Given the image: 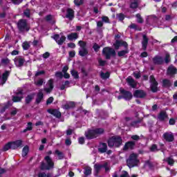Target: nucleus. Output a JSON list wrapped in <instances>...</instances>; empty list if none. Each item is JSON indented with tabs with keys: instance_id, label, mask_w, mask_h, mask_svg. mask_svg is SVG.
Instances as JSON below:
<instances>
[{
	"instance_id": "obj_1",
	"label": "nucleus",
	"mask_w": 177,
	"mask_h": 177,
	"mask_svg": "<svg viewBox=\"0 0 177 177\" xmlns=\"http://www.w3.org/2000/svg\"><path fill=\"white\" fill-rule=\"evenodd\" d=\"M107 145L110 149H118L122 146V137L120 136H113L107 140Z\"/></svg>"
},
{
	"instance_id": "obj_2",
	"label": "nucleus",
	"mask_w": 177,
	"mask_h": 177,
	"mask_svg": "<svg viewBox=\"0 0 177 177\" xmlns=\"http://www.w3.org/2000/svg\"><path fill=\"white\" fill-rule=\"evenodd\" d=\"M44 161H42L40 165L41 171H50L55 168V162L49 156L44 157Z\"/></svg>"
},
{
	"instance_id": "obj_3",
	"label": "nucleus",
	"mask_w": 177,
	"mask_h": 177,
	"mask_svg": "<svg viewBox=\"0 0 177 177\" xmlns=\"http://www.w3.org/2000/svg\"><path fill=\"white\" fill-rule=\"evenodd\" d=\"M104 133V129L103 128H97L95 129H88L85 132V137L88 140H91V139H95L97 138V136L100 135H103Z\"/></svg>"
},
{
	"instance_id": "obj_4",
	"label": "nucleus",
	"mask_w": 177,
	"mask_h": 177,
	"mask_svg": "<svg viewBox=\"0 0 177 177\" xmlns=\"http://www.w3.org/2000/svg\"><path fill=\"white\" fill-rule=\"evenodd\" d=\"M17 27L19 32H28L30 31V24L26 19H21L17 23Z\"/></svg>"
},
{
	"instance_id": "obj_5",
	"label": "nucleus",
	"mask_w": 177,
	"mask_h": 177,
	"mask_svg": "<svg viewBox=\"0 0 177 177\" xmlns=\"http://www.w3.org/2000/svg\"><path fill=\"white\" fill-rule=\"evenodd\" d=\"M139 164V159H138V155L136 153L130 154L129 158L127 160V165L129 168H133L138 167Z\"/></svg>"
},
{
	"instance_id": "obj_6",
	"label": "nucleus",
	"mask_w": 177,
	"mask_h": 177,
	"mask_svg": "<svg viewBox=\"0 0 177 177\" xmlns=\"http://www.w3.org/2000/svg\"><path fill=\"white\" fill-rule=\"evenodd\" d=\"M102 55L105 57L106 60H110L111 57H115L117 53L115 50L111 47H105L102 49Z\"/></svg>"
},
{
	"instance_id": "obj_7",
	"label": "nucleus",
	"mask_w": 177,
	"mask_h": 177,
	"mask_svg": "<svg viewBox=\"0 0 177 177\" xmlns=\"http://www.w3.org/2000/svg\"><path fill=\"white\" fill-rule=\"evenodd\" d=\"M102 55L105 57L106 60H110L111 57H115L117 53L115 50L111 47H105L102 49Z\"/></svg>"
},
{
	"instance_id": "obj_8",
	"label": "nucleus",
	"mask_w": 177,
	"mask_h": 177,
	"mask_svg": "<svg viewBox=\"0 0 177 177\" xmlns=\"http://www.w3.org/2000/svg\"><path fill=\"white\" fill-rule=\"evenodd\" d=\"M120 95L118 96V100H121V99H124V100H132L133 97V95H132V92L129 91H127L122 88H120Z\"/></svg>"
},
{
	"instance_id": "obj_9",
	"label": "nucleus",
	"mask_w": 177,
	"mask_h": 177,
	"mask_svg": "<svg viewBox=\"0 0 177 177\" xmlns=\"http://www.w3.org/2000/svg\"><path fill=\"white\" fill-rule=\"evenodd\" d=\"M149 82L151 84L150 89L153 93L158 92V82L156 80L154 75H151L149 77Z\"/></svg>"
},
{
	"instance_id": "obj_10",
	"label": "nucleus",
	"mask_w": 177,
	"mask_h": 177,
	"mask_svg": "<svg viewBox=\"0 0 177 177\" xmlns=\"http://www.w3.org/2000/svg\"><path fill=\"white\" fill-rule=\"evenodd\" d=\"M113 46L115 50H118V49H120V46H124L125 49H128V43L122 40H115V43L113 44Z\"/></svg>"
},
{
	"instance_id": "obj_11",
	"label": "nucleus",
	"mask_w": 177,
	"mask_h": 177,
	"mask_svg": "<svg viewBox=\"0 0 177 177\" xmlns=\"http://www.w3.org/2000/svg\"><path fill=\"white\" fill-rule=\"evenodd\" d=\"M136 145V142L135 141H129L127 142L124 144V146L123 147V151H127V150H133V149H135V146Z\"/></svg>"
},
{
	"instance_id": "obj_12",
	"label": "nucleus",
	"mask_w": 177,
	"mask_h": 177,
	"mask_svg": "<svg viewBox=\"0 0 177 177\" xmlns=\"http://www.w3.org/2000/svg\"><path fill=\"white\" fill-rule=\"evenodd\" d=\"M47 111L49 114H51V115H53L56 118H62V112H60V111H59V109H48L47 110Z\"/></svg>"
},
{
	"instance_id": "obj_13",
	"label": "nucleus",
	"mask_w": 177,
	"mask_h": 177,
	"mask_svg": "<svg viewBox=\"0 0 177 177\" xmlns=\"http://www.w3.org/2000/svg\"><path fill=\"white\" fill-rule=\"evenodd\" d=\"M133 96L139 99H145V97L147 96V93L143 90H136L133 93Z\"/></svg>"
},
{
	"instance_id": "obj_14",
	"label": "nucleus",
	"mask_w": 177,
	"mask_h": 177,
	"mask_svg": "<svg viewBox=\"0 0 177 177\" xmlns=\"http://www.w3.org/2000/svg\"><path fill=\"white\" fill-rule=\"evenodd\" d=\"M152 62L153 64L156 66H161L162 64H164V58L160 55H156L152 59Z\"/></svg>"
},
{
	"instance_id": "obj_15",
	"label": "nucleus",
	"mask_w": 177,
	"mask_h": 177,
	"mask_svg": "<svg viewBox=\"0 0 177 177\" xmlns=\"http://www.w3.org/2000/svg\"><path fill=\"white\" fill-rule=\"evenodd\" d=\"M75 17V15L74 10H73V8H67L66 18L68 19V20L71 21L74 19Z\"/></svg>"
},
{
	"instance_id": "obj_16",
	"label": "nucleus",
	"mask_w": 177,
	"mask_h": 177,
	"mask_svg": "<svg viewBox=\"0 0 177 177\" xmlns=\"http://www.w3.org/2000/svg\"><path fill=\"white\" fill-rule=\"evenodd\" d=\"M12 150H16L19 147H23V140H17L16 141L11 142Z\"/></svg>"
},
{
	"instance_id": "obj_17",
	"label": "nucleus",
	"mask_w": 177,
	"mask_h": 177,
	"mask_svg": "<svg viewBox=\"0 0 177 177\" xmlns=\"http://www.w3.org/2000/svg\"><path fill=\"white\" fill-rule=\"evenodd\" d=\"M149 44V37L147 35H142V50H147V45Z\"/></svg>"
},
{
	"instance_id": "obj_18",
	"label": "nucleus",
	"mask_w": 177,
	"mask_h": 177,
	"mask_svg": "<svg viewBox=\"0 0 177 177\" xmlns=\"http://www.w3.org/2000/svg\"><path fill=\"white\" fill-rule=\"evenodd\" d=\"M167 75H175L177 74V68L174 65H170L167 68Z\"/></svg>"
},
{
	"instance_id": "obj_19",
	"label": "nucleus",
	"mask_w": 177,
	"mask_h": 177,
	"mask_svg": "<svg viewBox=\"0 0 177 177\" xmlns=\"http://www.w3.org/2000/svg\"><path fill=\"white\" fill-rule=\"evenodd\" d=\"M163 138L166 142H174L175 140V138L174 137V134H170L168 132H166L163 134Z\"/></svg>"
},
{
	"instance_id": "obj_20",
	"label": "nucleus",
	"mask_w": 177,
	"mask_h": 177,
	"mask_svg": "<svg viewBox=\"0 0 177 177\" xmlns=\"http://www.w3.org/2000/svg\"><path fill=\"white\" fill-rule=\"evenodd\" d=\"M42 100H44V93L41 91H39L37 94L35 103V104H39Z\"/></svg>"
},
{
	"instance_id": "obj_21",
	"label": "nucleus",
	"mask_w": 177,
	"mask_h": 177,
	"mask_svg": "<svg viewBox=\"0 0 177 177\" xmlns=\"http://www.w3.org/2000/svg\"><path fill=\"white\" fill-rule=\"evenodd\" d=\"M100 147L98 148V152L101 154L106 153L107 151V144L106 142H100Z\"/></svg>"
},
{
	"instance_id": "obj_22",
	"label": "nucleus",
	"mask_w": 177,
	"mask_h": 177,
	"mask_svg": "<svg viewBox=\"0 0 177 177\" xmlns=\"http://www.w3.org/2000/svg\"><path fill=\"white\" fill-rule=\"evenodd\" d=\"M74 107H75V102L73 101L62 105V109H64V110H70V109H74Z\"/></svg>"
},
{
	"instance_id": "obj_23",
	"label": "nucleus",
	"mask_w": 177,
	"mask_h": 177,
	"mask_svg": "<svg viewBox=\"0 0 177 177\" xmlns=\"http://www.w3.org/2000/svg\"><path fill=\"white\" fill-rule=\"evenodd\" d=\"M103 168V165L95 164L94 165V175L95 176H99L100 171Z\"/></svg>"
},
{
	"instance_id": "obj_24",
	"label": "nucleus",
	"mask_w": 177,
	"mask_h": 177,
	"mask_svg": "<svg viewBox=\"0 0 177 177\" xmlns=\"http://www.w3.org/2000/svg\"><path fill=\"white\" fill-rule=\"evenodd\" d=\"M165 118H168V114H167V112L165 111H160L158 115V119L159 121H165Z\"/></svg>"
},
{
	"instance_id": "obj_25",
	"label": "nucleus",
	"mask_w": 177,
	"mask_h": 177,
	"mask_svg": "<svg viewBox=\"0 0 177 177\" xmlns=\"http://www.w3.org/2000/svg\"><path fill=\"white\" fill-rule=\"evenodd\" d=\"M35 96V93H32L28 95L25 97V103H26V104H30V102H32Z\"/></svg>"
},
{
	"instance_id": "obj_26",
	"label": "nucleus",
	"mask_w": 177,
	"mask_h": 177,
	"mask_svg": "<svg viewBox=\"0 0 177 177\" xmlns=\"http://www.w3.org/2000/svg\"><path fill=\"white\" fill-rule=\"evenodd\" d=\"M130 9H138L139 8V1L138 0H130Z\"/></svg>"
},
{
	"instance_id": "obj_27",
	"label": "nucleus",
	"mask_w": 177,
	"mask_h": 177,
	"mask_svg": "<svg viewBox=\"0 0 177 177\" xmlns=\"http://www.w3.org/2000/svg\"><path fill=\"white\" fill-rule=\"evenodd\" d=\"M88 53L89 51L88 50V48H80L79 50V56H81L82 57H85Z\"/></svg>"
},
{
	"instance_id": "obj_28",
	"label": "nucleus",
	"mask_w": 177,
	"mask_h": 177,
	"mask_svg": "<svg viewBox=\"0 0 177 177\" xmlns=\"http://www.w3.org/2000/svg\"><path fill=\"white\" fill-rule=\"evenodd\" d=\"M171 85H172V83L171 82V80L168 79H164L162 80V86L163 88H170Z\"/></svg>"
},
{
	"instance_id": "obj_29",
	"label": "nucleus",
	"mask_w": 177,
	"mask_h": 177,
	"mask_svg": "<svg viewBox=\"0 0 177 177\" xmlns=\"http://www.w3.org/2000/svg\"><path fill=\"white\" fill-rule=\"evenodd\" d=\"M8 77H9V71H6L5 73H3L1 77L2 85L6 83V82L8 81Z\"/></svg>"
},
{
	"instance_id": "obj_30",
	"label": "nucleus",
	"mask_w": 177,
	"mask_h": 177,
	"mask_svg": "<svg viewBox=\"0 0 177 177\" xmlns=\"http://www.w3.org/2000/svg\"><path fill=\"white\" fill-rule=\"evenodd\" d=\"M68 39L69 41H74V39H78V33L71 32L68 35Z\"/></svg>"
},
{
	"instance_id": "obj_31",
	"label": "nucleus",
	"mask_w": 177,
	"mask_h": 177,
	"mask_svg": "<svg viewBox=\"0 0 177 177\" xmlns=\"http://www.w3.org/2000/svg\"><path fill=\"white\" fill-rule=\"evenodd\" d=\"M100 77L102 80H108V78H110V72L106 71L105 73L103 71H101L100 73Z\"/></svg>"
},
{
	"instance_id": "obj_32",
	"label": "nucleus",
	"mask_w": 177,
	"mask_h": 177,
	"mask_svg": "<svg viewBox=\"0 0 177 177\" xmlns=\"http://www.w3.org/2000/svg\"><path fill=\"white\" fill-rule=\"evenodd\" d=\"M128 53H129V50H128V47H127V48H126V50H122L118 51V56L119 57H122Z\"/></svg>"
},
{
	"instance_id": "obj_33",
	"label": "nucleus",
	"mask_w": 177,
	"mask_h": 177,
	"mask_svg": "<svg viewBox=\"0 0 177 177\" xmlns=\"http://www.w3.org/2000/svg\"><path fill=\"white\" fill-rule=\"evenodd\" d=\"M23 99H24V96H18V95L12 96V102L14 103H19L21 102Z\"/></svg>"
},
{
	"instance_id": "obj_34",
	"label": "nucleus",
	"mask_w": 177,
	"mask_h": 177,
	"mask_svg": "<svg viewBox=\"0 0 177 177\" xmlns=\"http://www.w3.org/2000/svg\"><path fill=\"white\" fill-rule=\"evenodd\" d=\"M127 81L129 85L130 86H131V88H136V84H135V80H133V78L128 77L127 79Z\"/></svg>"
},
{
	"instance_id": "obj_35",
	"label": "nucleus",
	"mask_w": 177,
	"mask_h": 177,
	"mask_svg": "<svg viewBox=\"0 0 177 177\" xmlns=\"http://www.w3.org/2000/svg\"><path fill=\"white\" fill-rule=\"evenodd\" d=\"M10 149L12 150V142H9L3 147L2 151H8Z\"/></svg>"
},
{
	"instance_id": "obj_36",
	"label": "nucleus",
	"mask_w": 177,
	"mask_h": 177,
	"mask_svg": "<svg viewBox=\"0 0 177 177\" xmlns=\"http://www.w3.org/2000/svg\"><path fill=\"white\" fill-rule=\"evenodd\" d=\"M29 151L30 147H28V145H26L25 147H24L22 149V157H26L28 154Z\"/></svg>"
},
{
	"instance_id": "obj_37",
	"label": "nucleus",
	"mask_w": 177,
	"mask_h": 177,
	"mask_svg": "<svg viewBox=\"0 0 177 177\" xmlns=\"http://www.w3.org/2000/svg\"><path fill=\"white\" fill-rule=\"evenodd\" d=\"M71 74L72 77H73L74 80H78L80 78V74H78V71L75 69H72L71 71Z\"/></svg>"
},
{
	"instance_id": "obj_38",
	"label": "nucleus",
	"mask_w": 177,
	"mask_h": 177,
	"mask_svg": "<svg viewBox=\"0 0 177 177\" xmlns=\"http://www.w3.org/2000/svg\"><path fill=\"white\" fill-rule=\"evenodd\" d=\"M142 118H139L137 120L131 122L130 125L134 128H138V124H140V122H142Z\"/></svg>"
},
{
	"instance_id": "obj_39",
	"label": "nucleus",
	"mask_w": 177,
	"mask_h": 177,
	"mask_svg": "<svg viewBox=\"0 0 177 177\" xmlns=\"http://www.w3.org/2000/svg\"><path fill=\"white\" fill-rule=\"evenodd\" d=\"M84 174L85 176H89L92 174V168L91 167H87L84 169Z\"/></svg>"
},
{
	"instance_id": "obj_40",
	"label": "nucleus",
	"mask_w": 177,
	"mask_h": 177,
	"mask_svg": "<svg viewBox=\"0 0 177 177\" xmlns=\"http://www.w3.org/2000/svg\"><path fill=\"white\" fill-rule=\"evenodd\" d=\"M46 21H50L52 24H55L56 21L53 20V16L52 15H48L45 17Z\"/></svg>"
},
{
	"instance_id": "obj_41",
	"label": "nucleus",
	"mask_w": 177,
	"mask_h": 177,
	"mask_svg": "<svg viewBox=\"0 0 177 177\" xmlns=\"http://www.w3.org/2000/svg\"><path fill=\"white\" fill-rule=\"evenodd\" d=\"M55 154L58 156L59 160H63V158H64V153H63V152L59 151V149L55 150Z\"/></svg>"
},
{
	"instance_id": "obj_42",
	"label": "nucleus",
	"mask_w": 177,
	"mask_h": 177,
	"mask_svg": "<svg viewBox=\"0 0 177 177\" xmlns=\"http://www.w3.org/2000/svg\"><path fill=\"white\" fill-rule=\"evenodd\" d=\"M15 95L17 96H24V90L23 88H18L15 92Z\"/></svg>"
},
{
	"instance_id": "obj_43",
	"label": "nucleus",
	"mask_w": 177,
	"mask_h": 177,
	"mask_svg": "<svg viewBox=\"0 0 177 177\" xmlns=\"http://www.w3.org/2000/svg\"><path fill=\"white\" fill-rule=\"evenodd\" d=\"M27 131H32V122H28L27 127L25 129H24L22 132L24 133H26Z\"/></svg>"
},
{
	"instance_id": "obj_44",
	"label": "nucleus",
	"mask_w": 177,
	"mask_h": 177,
	"mask_svg": "<svg viewBox=\"0 0 177 177\" xmlns=\"http://www.w3.org/2000/svg\"><path fill=\"white\" fill-rule=\"evenodd\" d=\"M10 63V59L9 58H3L1 59V66H8Z\"/></svg>"
},
{
	"instance_id": "obj_45",
	"label": "nucleus",
	"mask_w": 177,
	"mask_h": 177,
	"mask_svg": "<svg viewBox=\"0 0 177 177\" xmlns=\"http://www.w3.org/2000/svg\"><path fill=\"white\" fill-rule=\"evenodd\" d=\"M165 161L166 162H167L168 165H171V167H172L174 164H175V160H174V158L171 157L167 158Z\"/></svg>"
},
{
	"instance_id": "obj_46",
	"label": "nucleus",
	"mask_w": 177,
	"mask_h": 177,
	"mask_svg": "<svg viewBox=\"0 0 177 177\" xmlns=\"http://www.w3.org/2000/svg\"><path fill=\"white\" fill-rule=\"evenodd\" d=\"M116 17L118 19L119 21H124V20L125 19V15L121 12V13L117 14Z\"/></svg>"
},
{
	"instance_id": "obj_47",
	"label": "nucleus",
	"mask_w": 177,
	"mask_h": 177,
	"mask_svg": "<svg viewBox=\"0 0 177 177\" xmlns=\"http://www.w3.org/2000/svg\"><path fill=\"white\" fill-rule=\"evenodd\" d=\"M26 62V60L24 59V58H22V57L18 58L17 67H23L24 66V62Z\"/></svg>"
},
{
	"instance_id": "obj_48",
	"label": "nucleus",
	"mask_w": 177,
	"mask_h": 177,
	"mask_svg": "<svg viewBox=\"0 0 177 177\" xmlns=\"http://www.w3.org/2000/svg\"><path fill=\"white\" fill-rule=\"evenodd\" d=\"M65 41H66V36L62 35V36H61L59 39L58 41H57V44L58 45H63V44H64Z\"/></svg>"
},
{
	"instance_id": "obj_49",
	"label": "nucleus",
	"mask_w": 177,
	"mask_h": 177,
	"mask_svg": "<svg viewBox=\"0 0 177 177\" xmlns=\"http://www.w3.org/2000/svg\"><path fill=\"white\" fill-rule=\"evenodd\" d=\"M78 45L80 46V49L86 48V41L80 40L78 41Z\"/></svg>"
},
{
	"instance_id": "obj_50",
	"label": "nucleus",
	"mask_w": 177,
	"mask_h": 177,
	"mask_svg": "<svg viewBox=\"0 0 177 177\" xmlns=\"http://www.w3.org/2000/svg\"><path fill=\"white\" fill-rule=\"evenodd\" d=\"M129 27V28H133V30H136L137 31H142V28H138V25L136 24H131Z\"/></svg>"
},
{
	"instance_id": "obj_51",
	"label": "nucleus",
	"mask_w": 177,
	"mask_h": 177,
	"mask_svg": "<svg viewBox=\"0 0 177 177\" xmlns=\"http://www.w3.org/2000/svg\"><path fill=\"white\" fill-rule=\"evenodd\" d=\"M24 16H26V17L30 19V17H31V11L30 10V9L27 8L24 11Z\"/></svg>"
},
{
	"instance_id": "obj_52",
	"label": "nucleus",
	"mask_w": 177,
	"mask_h": 177,
	"mask_svg": "<svg viewBox=\"0 0 177 177\" xmlns=\"http://www.w3.org/2000/svg\"><path fill=\"white\" fill-rule=\"evenodd\" d=\"M136 17L137 18V23H139L140 24H143V18H142L140 14L136 15Z\"/></svg>"
},
{
	"instance_id": "obj_53",
	"label": "nucleus",
	"mask_w": 177,
	"mask_h": 177,
	"mask_svg": "<svg viewBox=\"0 0 177 177\" xmlns=\"http://www.w3.org/2000/svg\"><path fill=\"white\" fill-rule=\"evenodd\" d=\"M22 48L24 50H28V49H30V44H28L27 41L24 42L22 44Z\"/></svg>"
},
{
	"instance_id": "obj_54",
	"label": "nucleus",
	"mask_w": 177,
	"mask_h": 177,
	"mask_svg": "<svg viewBox=\"0 0 177 177\" xmlns=\"http://www.w3.org/2000/svg\"><path fill=\"white\" fill-rule=\"evenodd\" d=\"M73 2L75 6H81V5H84V0H74Z\"/></svg>"
},
{
	"instance_id": "obj_55",
	"label": "nucleus",
	"mask_w": 177,
	"mask_h": 177,
	"mask_svg": "<svg viewBox=\"0 0 177 177\" xmlns=\"http://www.w3.org/2000/svg\"><path fill=\"white\" fill-rule=\"evenodd\" d=\"M8 109H9L8 104H6L5 106H2L0 109V113L3 114V113H5V111H6V110H8Z\"/></svg>"
},
{
	"instance_id": "obj_56",
	"label": "nucleus",
	"mask_w": 177,
	"mask_h": 177,
	"mask_svg": "<svg viewBox=\"0 0 177 177\" xmlns=\"http://www.w3.org/2000/svg\"><path fill=\"white\" fill-rule=\"evenodd\" d=\"M102 168H104L105 172H109V171H110V167H109V162H105L102 165Z\"/></svg>"
},
{
	"instance_id": "obj_57",
	"label": "nucleus",
	"mask_w": 177,
	"mask_h": 177,
	"mask_svg": "<svg viewBox=\"0 0 177 177\" xmlns=\"http://www.w3.org/2000/svg\"><path fill=\"white\" fill-rule=\"evenodd\" d=\"M98 63L100 67H104V66H106V63H107V61L100 59H98Z\"/></svg>"
},
{
	"instance_id": "obj_58",
	"label": "nucleus",
	"mask_w": 177,
	"mask_h": 177,
	"mask_svg": "<svg viewBox=\"0 0 177 177\" xmlns=\"http://www.w3.org/2000/svg\"><path fill=\"white\" fill-rule=\"evenodd\" d=\"M159 149H157V145L153 144L150 147V151L153 153L154 151H158Z\"/></svg>"
},
{
	"instance_id": "obj_59",
	"label": "nucleus",
	"mask_w": 177,
	"mask_h": 177,
	"mask_svg": "<svg viewBox=\"0 0 177 177\" xmlns=\"http://www.w3.org/2000/svg\"><path fill=\"white\" fill-rule=\"evenodd\" d=\"M35 85H37V86H42L44 85V79L37 80V82H35Z\"/></svg>"
},
{
	"instance_id": "obj_60",
	"label": "nucleus",
	"mask_w": 177,
	"mask_h": 177,
	"mask_svg": "<svg viewBox=\"0 0 177 177\" xmlns=\"http://www.w3.org/2000/svg\"><path fill=\"white\" fill-rule=\"evenodd\" d=\"M93 49L95 50V52H99V49H100V46L97 44V43H95L93 46Z\"/></svg>"
},
{
	"instance_id": "obj_61",
	"label": "nucleus",
	"mask_w": 177,
	"mask_h": 177,
	"mask_svg": "<svg viewBox=\"0 0 177 177\" xmlns=\"http://www.w3.org/2000/svg\"><path fill=\"white\" fill-rule=\"evenodd\" d=\"M48 88H51L53 89L55 88V86L53 85V79H50L48 82Z\"/></svg>"
},
{
	"instance_id": "obj_62",
	"label": "nucleus",
	"mask_w": 177,
	"mask_h": 177,
	"mask_svg": "<svg viewBox=\"0 0 177 177\" xmlns=\"http://www.w3.org/2000/svg\"><path fill=\"white\" fill-rule=\"evenodd\" d=\"M55 77L57 78H60V79L63 78V73H62L61 71H57L55 73Z\"/></svg>"
},
{
	"instance_id": "obj_63",
	"label": "nucleus",
	"mask_w": 177,
	"mask_h": 177,
	"mask_svg": "<svg viewBox=\"0 0 177 177\" xmlns=\"http://www.w3.org/2000/svg\"><path fill=\"white\" fill-rule=\"evenodd\" d=\"M102 21H104V23H108V24L110 23V19H109V17L107 16H103L102 17Z\"/></svg>"
},
{
	"instance_id": "obj_64",
	"label": "nucleus",
	"mask_w": 177,
	"mask_h": 177,
	"mask_svg": "<svg viewBox=\"0 0 177 177\" xmlns=\"http://www.w3.org/2000/svg\"><path fill=\"white\" fill-rule=\"evenodd\" d=\"M81 73L83 74L84 77H87L88 76V72L85 69V68L82 67L81 68Z\"/></svg>"
}]
</instances>
